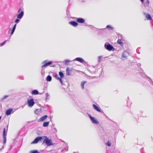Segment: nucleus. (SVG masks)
Wrapping results in <instances>:
<instances>
[{"mask_svg": "<svg viewBox=\"0 0 153 153\" xmlns=\"http://www.w3.org/2000/svg\"><path fill=\"white\" fill-rule=\"evenodd\" d=\"M44 137L46 138L44 140L45 141L46 145L48 146H50L53 145L51 140H50L47 138L46 137Z\"/></svg>", "mask_w": 153, "mask_h": 153, "instance_id": "f257e3e1", "label": "nucleus"}, {"mask_svg": "<svg viewBox=\"0 0 153 153\" xmlns=\"http://www.w3.org/2000/svg\"><path fill=\"white\" fill-rule=\"evenodd\" d=\"M44 137H36L34 140L32 142L31 144H35L36 143L38 142L39 140H41L43 138H44Z\"/></svg>", "mask_w": 153, "mask_h": 153, "instance_id": "f03ea898", "label": "nucleus"}, {"mask_svg": "<svg viewBox=\"0 0 153 153\" xmlns=\"http://www.w3.org/2000/svg\"><path fill=\"white\" fill-rule=\"evenodd\" d=\"M105 46L106 48L109 51H113L114 50V48L110 44H108L107 45H105Z\"/></svg>", "mask_w": 153, "mask_h": 153, "instance_id": "7ed1b4c3", "label": "nucleus"}, {"mask_svg": "<svg viewBox=\"0 0 153 153\" xmlns=\"http://www.w3.org/2000/svg\"><path fill=\"white\" fill-rule=\"evenodd\" d=\"M28 106L29 107H32L34 104L33 99H31L27 101Z\"/></svg>", "mask_w": 153, "mask_h": 153, "instance_id": "20e7f679", "label": "nucleus"}, {"mask_svg": "<svg viewBox=\"0 0 153 153\" xmlns=\"http://www.w3.org/2000/svg\"><path fill=\"white\" fill-rule=\"evenodd\" d=\"M89 117L92 121V122L93 123H95V124H97L98 123V121H97L94 117H92L90 115H89Z\"/></svg>", "mask_w": 153, "mask_h": 153, "instance_id": "39448f33", "label": "nucleus"}, {"mask_svg": "<svg viewBox=\"0 0 153 153\" xmlns=\"http://www.w3.org/2000/svg\"><path fill=\"white\" fill-rule=\"evenodd\" d=\"M69 23L71 25L75 27H76L78 25V23L74 21H70L69 22Z\"/></svg>", "mask_w": 153, "mask_h": 153, "instance_id": "423d86ee", "label": "nucleus"}, {"mask_svg": "<svg viewBox=\"0 0 153 153\" xmlns=\"http://www.w3.org/2000/svg\"><path fill=\"white\" fill-rule=\"evenodd\" d=\"M48 117L47 115H44L41 117L38 120L39 122H42L44 121L45 119Z\"/></svg>", "mask_w": 153, "mask_h": 153, "instance_id": "0eeeda50", "label": "nucleus"}, {"mask_svg": "<svg viewBox=\"0 0 153 153\" xmlns=\"http://www.w3.org/2000/svg\"><path fill=\"white\" fill-rule=\"evenodd\" d=\"M51 62H49L47 63H45V62H43L42 63H44V65L42 66V68L48 66V65L51 64H52Z\"/></svg>", "mask_w": 153, "mask_h": 153, "instance_id": "6e6552de", "label": "nucleus"}, {"mask_svg": "<svg viewBox=\"0 0 153 153\" xmlns=\"http://www.w3.org/2000/svg\"><path fill=\"white\" fill-rule=\"evenodd\" d=\"M76 21L80 23H83L85 22V20L83 18H78L76 20Z\"/></svg>", "mask_w": 153, "mask_h": 153, "instance_id": "1a4fd4ad", "label": "nucleus"}, {"mask_svg": "<svg viewBox=\"0 0 153 153\" xmlns=\"http://www.w3.org/2000/svg\"><path fill=\"white\" fill-rule=\"evenodd\" d=\"M74 60H76L81 63H83L84 62V60L80 57H77L74 59Z\"/></svg>", "mask_w": 153, "mask_h": 153, "instance_id": "9d476101", "label": "nucleus"}, {"mask_svg": "<svg viewBox=\"0 0 153 153\" xmlns=\"http://www.w3.org/2000/svg\"><path fill=\"white\" fill-rule=\"evenodd\" d=\"M144 14L146 16V18L147 20H150L152 19L151 16L149 14H146L145 13H144Z\"/></svg>", "mask_w": 153, "mask_h": 153, "instance_id": "9b49d317", "label": "nucleus"}, {"mask_svg": "<svg viewBox=\"0 0 153 153\" xmlns=\"http://www.w3.org/2000/svg\"><path fill=\"white\" fill-rule=\"evenodd\" d=\"M55 77L56 79H59V80L62 85L63 84V81L62 79L61 78L59 77L58 76V75L57 74H56L55 75Z\"/></svg>", "mask_w": 153, "mask_h": 153, "instance_id": "f8f14e48", "label": "nucleus"}, {"mask_svg": "<svg viewBox=\"0 0 153 153\" xmlns=\"http://www.w3.org/2000/svg\"><path fill=\"white\" fill-rule=\"evenodd\" d=\"M12 111L13 109L12 108H10L8 109H7L6 111V114L7 115H10L11 112Z\"/></svg>", "mask_w": 153, "mask_h": 153, "instance_id": "ddd939ff", "label": "nucleus"}, {"mask_svg": "<svg viewBox=\"0 0 153 153\" xmlns=\"http://www.w3.org/2000/svg\"><path fill=\"white\" fill-rule=\"evenodd\" d=\"M93 106L94 108L97 111L99 112H101V111L99 108L95 105L93 104Z\"/></svg>", "mask_w": 153, "mask_h": 153, "instance_id": "4468645a", "label": "nucleus"}, {"mask_svg": "<svg viewBox=\"0 0 153 153\" xmlns=\"http://www.w3.org/2000/svg\"><path fill=\"white\" fill-rule=\"evenodd\" d=\"M24 13L23 11H22L17 16V18L19 19H21L23 16Z\"/></svg>", "mask_w": 153, "mask_h": 153, "instance_id": "2eb2a0df", "label": "nucleus"}, {"mask_svg": "<svg viewBox=\"0 0 153 153\" xmlns=\"http://www.w3.org/2000/svg\"><path fill=\"white\" fill-rule=\"evenodd\" d=\"M118 44H119L121 46H123V43L122 42V40L121 39H118L117 42Z\"/></svg>", "mask_w": 153, "mask_h": 153, "instance_id": "dca6fc26", "label": "nucleus"}, {"mask_svg": "<svg viewBox=\"0 0 153 153\" xmlns=\"http://www.w3.org/2000/svg\"><path fill=\"white\" fill-rule=\"evenodd\" d=\"M31 94L33 95H37L39 94V92L37 90H34L32 91Z\"/></svg>", "mask_w": 153, "mask_h": 153, "instance_id": "f3484780", "label": "nucleus"}, {"mask_svg": "<svg viewBox=\"0 0 153 153\" xmlns=\"http://www.w3.org/2000/svg\"><path fill=\"white\" fill-rule=\"evenodd\" d=\"M71 70L69 68H67L66 69V74L68 75H70L71 74Z\"/></svg>", "mask_w": 153, "mask_h": 153, "instance_id": "a211bd4d", "label": "nucleus"}, {"mask_svg": "<svg viewBox=\"0 0 153 153\" xmlns=\"http://www.w3.org/2000/svg\"><path fill=\"white\" fill-rule=\"evenodd\" d=\"M86 82V81H83L82 82L81 84V87L82 89H83L84 88V85Z\"/></svg>", "mask_w": 153, "mask_h": 153, "instance_id": "6ab92c4d", "label": "nucleus"}, {"mask_svg": "<svg viewBox=\"0 0 153 153\" xmlns=\"http://www.w3.org/2000/svg\"><path fill=\"white\" fill-rule=\"evenodd\" d=\"M49 122H46L44 123L43 124V126L44 127L48 126L49 124Z\"/></svg>", "mask_w": 153, "mask_h": 153, "instance_id": "aec40b11", "label": "nucleus"}, {"mask_svg": "<svg viewBox=\"0 0 153 153\" xmlns=\"http://www.w3.org/2000/svg\"><path fill=\"white\" fill-rule=\"evenodd\" d=\"M3 136H6V130L5 128L3 129Z\"/></svg>", "mask_w": 153, "mask_h": 153, "instance_id": "412c9836", "label": "nucleus"}, {"mask_svg": "<svg viewBox=\"0 0 153 153\" xmlns=\"http://www.w3.org/2000/svg\"><path fill=\"white\" fill-rule=\"evenodd\" d=\"M51 79L52 77L51 76L48 75L47 76L46 79V80L47 81H51Z\"/></svg>", "mask_w": 153, "mask_h": 153, "instance_id": "4be33fe9", "label": "nucleus"}, {"mask_svg": "<svg viewBox=\"0 0 153 153\" xmlns=\"http://www.w3.org/2000/svg\"><path fill=\"white\" fill-rule=\"evenodd\" d=\"M59 74L60 76V78H63L64 77V75L61 72H59Z\"/></svg>", "mask_w": 153, "mask_h": 153, "instance_id": "5701e85b", "label": "nucleus"}, {"mask_svg": "<svg viewBox=\"0 0 153 153\" xmlns=\"http://www.w3.org/2000/svg\"><path fill=\"white\" fill-rule=\"evenodd\" d=\"M3 143H5L6 141V136H3Z\"/></svg>", "mask_w": 153, "mask_h": 153, "instance_id": "b1692460", "label": "nucleus"}, {"mask_svg": "<svg viewBox=\"0 0 153 153\" xmlns=\"http://www.w3.org/2000/svg\"><path fill=\"white\" fill-rule=\"evenodd\" d=\"M29 153H39L38 152V151L37 150H34V151H30Z\"/></svg>", "mask_w": 153, "mask_h": 153, "instance_id": "393cba45", "label": "nucleus"}, {"mask_svg": "<svg viewBox=\"0 0 153 153\" xmlns=\"http://www.w3.org/2000/svg\"><path fill=\"white\" fill-rule=\"evenodd\" d=\"M8 97V96L7 95H4V96L1 98V101H3L4 99H6V98H7Z\"/></svg>", "mask_w": 153, "mask_h": 153, "instance_id": "a878e982", "label": "nucleus"}, {"mask_svg": "<svg viewBox=\"0 0 153 153\" xmlns=\"http://www.w3.org/2000/svg\"><path fill=\"white\" fill-rule=\"evenodd\" d=\"M16 24L14 25L13 27V28L12 31H13L14 32V31L15 30L16 28Z\"/></svg>", "mask_w": 153, "mask_h": 153, "instance_id": "bb28decb", "label": "nucleus"}, {"mask_svg": "<svg viewBox=\"0 0 153 153\" xmlns=\"http://www.w3.org/2000/svg\"><path fill=\"white\" fill-rule=\"evenodd\" d=\"M149 3V0H147V1L146 3V5L147 6H148Z\"/></svg>", "mask_w": 153, "mask_h": 153, "instance_id": "cd10ccee", "label": "nucleus"}, {"mask_svg": "<svg viewBox=\"0 0 153 153\" xmlns=\"http://www.w3.org/2000/svg\"><path fill=\"white\" fill-rule=\"evenodd\" d=\"M106 28H110V29H112V27H111L109 25H108L107 26H106Z\"/></svg>", "mask_w": 153, "mask_h": 153, "instance_id": "c85d7f7f", "label": "nucleus"}, {"mask_svg": "<svg viewBox=\"0 0 153 153\" xmlns=\"http://www.w3.org/2000/svg\"><path fill=\"white\" fill-rule=\"evenodd\" d=\"M126 53V52H124V53H123V54L122 56V57L125 58V57H126V56L125 55L126 54V53Z\"/></svg>", "mask_w": 153, "mask_h": 153, "instance_id": "c756f323", "label": "nucleus"}, {"mask_svg": "<svg viewBox=\"0 0 153 153\" xmlns=\"http://www.w3.org/2000/svg\"><path fill=\"white\" fill-rule=\"evenodd\" d=\"M106 144L108 146H110L111 145V143L109 141Z\"/></svg>", "mask_w": 153, "mask_h": 153, "instance_id": "7c9ffc66", "label": "nucleus"}, {"mask_svg": "<svg viewBox=\"0 0 153 153\" xmlns=\"http://www.w3.org/2000/svg\"><path fill=\"white\" fill-rule=\"evenodd\" d=\"M19 21L20 20L19 19H17L15 20V22L16 23H17L19 22Z\"/></svg>", "mask_w": 153, "mask_h": 153, "instance_id": "2f4dec72", "label": "nucleus"}, {"mask_svg": "<svg viewBox=\"0 0 153 153\" xmlns=\"http://www.w3.org/2000/svg\"><path fill=\"white\" fill-rule=\"evenodd\" d=\"M14 32L13 31H11V35L13 34V33Z\"/></svg>", "mask_w": 153, "mask_h": 153, "instance_id": "473e14b6", "label": "nucleus"}, {"mask_svg": "<svg viewBox=\"0 0 153 153\" xmlns=\"http://www.w3.org/2000/svg\"><path fill=\"white\" fill-rule=\"evenodd\" d=\"M142 2V3H143V2H144V0H140Z\"/></svg>", "mask_w": 153, "mask_h": 153, "instance_id": "72a5a7b5", "label": "nucleus"}, {"mask_svg": "<svg viewBox=\"0 0 153 153\" xmlns=\"http://www.w3.org/2000/svg\"><path fill=\"white\" fill-rule=\"evenodd\" d=\"M21 10V9L20 8L19 9V10L18 11V12H19Z\"/></svg>", "mask_w": 153, "mask_h": 153, "instance_id": "f704fd0d", "label": "nucleus"}, {"mask_svg": "<svg viewBox=\"0 0 153 153\" xmlns=\"http://www.w3.org/2000/svg\"><path fill=\"white\" fill-rule=\"evenodd\" d=\"M66 61L67 62H68V61Z\"/></svg>", "mask_w": 153, "mask_h": 153, "instance_id": "c9c22d12", "label": "nucleus"}]
</instances>
